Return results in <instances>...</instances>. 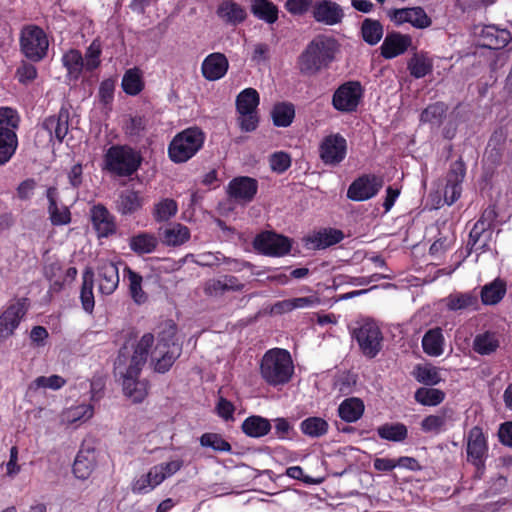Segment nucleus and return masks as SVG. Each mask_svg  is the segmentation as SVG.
Listing matches in <instances>:
<instances>
[{
	"instance_id": "14",
	"label": "nucleus",
	"mask_w": 512,
	"mask_h": 512,
	"mask_svg": "<svg viewBox=\"0 0 512 512\" xmlns=\"http://www.w3.org/2000/svg\"><path fill=\"white\" fill-rule=\"evenodd\" d=\"M388 18L396 26L410 24L417 29H425L431 26L432 20L422 7H406L390 9Z\"/></svg>"
},
{
	"instance_id": "40",
	"label": "nucleus",
	"mask_w": 512,
	"mask_h": 512,
	"mask_svg": "<svg viewBox=\"0 0 512 512\" xmlns=\"http://www.w3.org/2000/svg\"><path fill=\"white\" fill-rule=\"evenodd\" d=\"M141 206V197L138 192L133 190L122 191L116 201L117 211L122 215L133 214L139 210Z\"/></svg>"
},
{
	"instance_id": "56",
	"label": "nucleus",
	"mask_w": 512,
	"mask_h": 512,
	"mask_svg": "<svg viewBox=\"0 0 512 512\" xmlns=\"http://www.w3.org/2000/svg\"><path fill=\"white\" fill-rule=\"evenodd\" d=\"M102 53L101 44L98 40L92 41L85 52L84 67L87 71H93L100 65V56Z\"/></svg>"
},
{
	"instance_id": "22",
	"label": "nucleus",
	"mask_w": 512,
	"mask_h": 512,
	"mask_svg": "<svg viewBox=\"0 0 512 512\" xmlns=\"http://www.w3.org/2000/svg\"><path fill=\"white\" fill-rule=\"evenodd\" d=\"M343 237L341 230L325 228L307 235L303 238V242L307 249L319 250L339 243Z\"/></svg>"
},
{
	"instance_id": "53",
	"label": "nucleus",
	"mask_w": 512,
	"mask_h": 512,
	"mask_svg": "<svg viewBox=\"0 0 512 512\" xmlns=\"http://www.w3.org/2000/svg\"><path fill=\"white\" fill-rule=\"evenodd\" d=\"M200 444L203 447L212 448L216 452H231V444L221 434L207 432L200 437Z\"/></svg>"
},
{
	"instance_id": "20",
	"label": "nucleus",
	"mask_w": 512,
	"mask_h": 512,
	"mask_svg": "<svg viewBox=\"0 0 512 512\" xmlns=\"http://www.w3.org/2000/svg\"><path fill=\"white\" fill-rule=\"evenodd\" d=\"M412 45V37L400 32H390L384 38L380 47L381 56L385 59H393L404 54Z\"/></svg>"
},
{
	"instance_id": "18",
	"label": "nucleus",
	"mask_w": 512,
	"mask_h": 512,
	"mask_svg": "<svg viewBox=\"0 0 512 512\" xmlns=\"http://www.w3.org/2000/svg\"><path fill=\"white\" fill-rule=\"evenodd\" d=\"M228 69V58L221 52L208 54L201 63V74L205 80L210 82L224 78Z\"/></svg>"
},
{
	"instance_id": "5",
	"label": "nucleus",
	"mask_w": 512,
	"mask_h": 512,
	"mask_svg": "<svg viewBox=\"0 0 512 512\" xmlns=\"http://www.w3.org/2000/svg\"><path fill=\"white\" fill-rule=\"evenodd\" d=\"M205 139V133L197 126L182 130L168 145L169 159L176 164L186 163L203 148Z\"/></svg>"
},
{
	"instance_id": "31",
	"label": "nucleus",
	"mask_w": 512,
	"mask_h": 512,
	"mask_svg": "<svg viewBox=\"0 0 512 512\" xmlns=\"http://www.w3.org/2000/svg\"><path fill=\"white\" fill-rule=\"evenodd\" d=\"M364 402L357 397L344 399L338 406V416L346 423L358 421L364 414Z\"/></svg>"
},
{
	"instance_id": "7",
	"label": "nucleus",
	"mask_w": 512,
	"mask_h": 512,
	"mask_svg": "<svg viewBox=\"0 0 512 512\" xmlns=\"http://www.w3.org/2000/svg\"><path fill=\"white\" fill-rule=\"evenodd\" d=\"M351 336L357 342L361 353L367 358H375L382 350V331L371 319L357 322L351 331Z\"/></svg>"
},
{
	"instance_id": "15",
	"label": "nucleus",
	"mask_w": 512,
	"mask_h": 512,
	"mask_svg": "<svg viewBox=\"0 0 512 512\" xmlns=\"http://www.w3.org/2000/svg\"><path fill=\"white\" fill-rule=\"evenodd\" d=\"M347 153V141L339 133L323 138L319 146V155L326 165H337L344 160Z\"/></svg>"
},
{
	"instance_id": "25",
	"label": "nucleus",
	"mask_w": 512,
	"mask_h": 512,
	"mask_svg": "<svg viewBox=\"0 0 512 512\" xmlns=\"http://www.w3.org/2000/svg\"><path fill=\"white\" fill-rule=\"evenodd\" d=\"M97 270L99 292L103 295L112 294L119 284L118 267L113 262L105 261Z\"/></svg>"
},
{
	"instance_id": "37",
	"label": "nucleus",
	"mask_w": 512,
	"mask_h": 512,
	"mask_svg": "<svg viewBox=\"0 0 512 512\" xmlns=\"http://www.w3.org/2000/svg\"><path fill=\"white\" fill-rule=\"evenodd\" d=\"M363 41L374 46L380 42L384 34V27L380 21L372 18H365L360 27Z\"/></svg>"
},
{
	"instance_id": "1",
	"label": "nucleus",
	"mask_w": 512,
	"mask_h": 512,
	"mask_svg": "<svg viewBox=\"0 0 512 512\" xmlns=\"http://www.w3.org/2000/svg\"><path fill=\"white\" fill-rule=\"evenodd\" d=\"M138 333L135 328H129L124 335L125 342L118 351L115 360V369L126 366L125 372H120L123 378V392L134 403H141L148 395L149 382L139 380V376L145 366L148 356L155 342V337L148 332L133 344V353L129 354L128 344L136 341Z\"/></svg>"
},
{
	"instance_id": "26",
	"label": "nucleus",
	"mask_w": 512,
	"mask_h": 512,
	"mask_svg": "<svg viewBox=\"0 0 512 512\" xmlns=\"http://www.w3.org/2000/svg\"><path fill=\"white\" fill-rule=\"evenodd\" d=\"M43 128L48 131L51 139L55 138L62 142L69 130V111L62 107L57 115L46 118L43 122Z\"/></svg>"
},
{
	"instance_id": "59",
	"label": "nucleus",
	"mask_w": 512,
	"mask_h": 512,
	"mask_svg": "<svg viewBox=\"0 0 512 512\" xmlns=\"http://www.w3.org/2000/svg\"><path fill=\"white\" fill-rule=\"evenodd\" d=\"M498 214L496 211L495 205H489L484 211L482 212L480 218L478 221L474 224L473 228H475V231L477 230H492V226L497 218Z\"/></svg>"
},
{
	"instance_id": "17",
	"label": "nucleus",
	"mask_w": 512,
	"mask_h": 512,
	"mask_svg": "<svg viewBox=\"0 0 512 512\" xmlns=\"http://www.w3.org/2000/svg\"><path fill=\"white\" fill-rule=\"evenodd\" d=\"M312 16L318 23L334 26L342 22L345 13L343 8L332 0H321L314 3Z\"/></svg>"
},
{
	"instance_id": "28",
	"label": "nucleus",
	"mask_w": 512,
	"mask_h": 512,
	"mask_svg": "<svg viewBox=\"0 0 512 512\" xmlns=\"http://www.w3.org/2000/svg\"><path fill=\"white\" fill-rule=\"evenodd\" d=\"M16 128L7 124L0 125V165L7 163L17 149Z\"/></svg>"
},
{
	"instance_id": "3",
	"label": "nucleus",
	"mask_w": 512,
	"mask_h": 512,
	"mask_svg": "<svg viewBox=\"0 0 512 512\" xmlns=\"http://www.w3.org/2000/svg\"><path fill=\"white\" fill-rule=\"evenodd\" d=\"M259 372L269 386L277 387L289 383L294 374L290 352L282 348L267 350L261 358Z\"/></svg>"
},
{
	"instance_id": "6",
	"label": "nucleus",
	"mask_w": 512,
	"mask_h": 512,
	"mask_svg": "<svg viewBox=\"0 0 512 512\" xmlns=\"http://www.w3.org/2000/svg\"><path fill=\"white\" fill-rule=\"evenodd\" d=\"M103 162V170L118 177H129L138 170L141 157L127 145H113L104 154Z\"/></svg>"
},
{
	"instance_id": "42",
	"label": "nucleus",
	"mask_w": 512,
	"mask_h": 512,
	"mask_svg": "<svg viewBox=\"0 0 512 512\" xmlns=\"http://www.w3.org/2000/svg\"><path fill=\"white\" fill-rule=\"evenodd\" d=\"M412 375L417 382L427 386H435L442 381L439 369L431 364H417Z\"/></svg>"
},
{
	"instance_id": "27",
	"label": "nucleus",
	"mask_w": 512,
	"mask_h": 512,
	"mask_svg": "<svg viewBox=\"0 0 512 512\" xmlns=\"http://www.w3.org/2000/svg\"><path fill=\"white\" fill-rule=\"evenodd\" d=\"M216 14L225 24L230 26L241 24L247 17L245 8L233 0L221 2Z\"/></svg>"
},
{
	"instance_id": "8",
	"label": "nucleus",
	"mask_w": 512,
	"mask_h": 512,
	"mask_svg": "<svg viewBox=\"0 0 512 512\" xmlns=\"http://www.w3.org/2000/svg\"><path fill=\"white\" fill-rule=\"evenodd\" d=\"M488 439L479 426L472 427L467 436V461L475 467V477L481 479L486 470Z\"/></svg>"
},
{
	"instance_id": "64",
	"label": "nucleus",
	"mask_w": 512,
	"mask_h": 512,
	"mask_svg": "<svg viewBox=\"0 0 512 512\" xmlns=\"http://www.w3.org/2000/svg\"><path fill=\"white\" fill-rule=\"evenodd\" d=\"M216 412L217 415L225 421H233L235 406L234 404L227 400L224 397H219L218 402L216 404Z\"/></svg>"
},
{
	"instance_id": "52",
	"label": "nucleus",
	"mask_w": 512,
	"mask_h": 512,
	"mask_svg": "<svg viewBox=\"0 0 512 512\" xmlns=\"http://www.w3.org/2000/svg\"><path fill=\"white\" fill-rule=\"evenodd\" d=\"M177 211V202L171 198H164L154 205L153 217L157 222H164L174 217Z\"/></svg>"
},
{
	"instance_id": "54",
	"label": "nucleus",
	"mask_w": 512,
	"mask_h": 512,
	"mask_svg": "<svg viewBox=\"0 0 512 512\" xmlns=\"http://www.w3.org/2000/svg\"><path fill=\"white\" fill-rule=\"evenodd\" d=\"M66 384V380L59 375H51L49 377L39 376L29 385L30 390H38L40 388H49L58 390Z\"/></svg>"
},
{
	"instance_id": "41",
	"label": "nucleus",
	"mask_w": 512,
	"mask_h": 512,
	"mask_svg": "<svg viewBox=\"0 0 512 512\" xmlns=\"http://www.w3.org/2000/svg\"><path fill=\"white\" fill-rule=\"evenodd\" d=\"M121 86L123 91L131 96H136L144 89L142 72L138 68L128 69L122 78Z\"/></svg>"
},
{
	"instance_id": "16",
	"label": "nucleus",
	"mask_w": 512,
	"mask_h": 512,
	"mask_svg": "<svg viewBox=\"0 0 512 512\" xmlns=\"http://www.w3.org/2000/svg\"><path fill=\"white\" fill-rule=\"evenodd\" d=\"M90 221L99 238L108 237L117 230L115 216L103 205L95 204L90 208Z\"/></svg>"
},
{
	"instance_id": "50",
	"label": "nucleus",
	"mask_w": 512,
	"mask_h": 512,
	"mask_svg": "<svg viewBox=\"0 0 512 512\" xmlns=\"http://www.w3.org/2000/svg\"><path fill=\"white\" fill-rule=\"evenodd\" d=\"M158 244L157 238L148 233H140L130 239V248L138 254L152 253Z\"/></svg>"
},
{
	"instance_id": "48",
	"label": "nucleus",
	"mask_w": 512,
	"mask_h": 512,
	"mask_svg": "<svg viewBox=\"0 0 512 512\" xmlns=\"http://www.w3.org/2000/svg\"><path fill=\"white\" fill-rule=\"evenodd\" d=\"M445 392L433 387H420L414 393V399L423 406H437L445 399Z\"/></svg>"
},
{
	"instance_id": "35",
	"label": "nucleus",
	"mask_w": 512,
	"mask_h": 512,
	"mask_svg": "<svg viewBox=\"0 0 512 512\" xmlns=\"http://www.w3.org/2000/svg\"><path fill=\"white\" fill-rule=\"evenodd\" d=\"M82 286L80 291V300L82 308L87 313H92L95 307V299L93 293L94 272L91 268H87L82 276Z\"/></svg>"
},
{
	"instance_id": "45",
	"label": "nucleus",
	"mask_w": 512,
	"mask_h": 512,
	"mask_svg": "<svg viewBox=\"0 0 512 512\" xmlns=\"http://www.w3.org/2000/svg\"><path fill=\"white\" fill-rule=\"evenodd\" d=\"M63 66L67 69L70 79L77 80L84 67V58L80 51L70 49L62 56Z\"/></svg>"
},
{
	"instance_id": "44",
	"label": "nucleus",
	"mask_w": 512,
	"mask_h": 512,
	"mask_svg": "<svg viewBox=\"0 0 512 512\" xmlns=\"http://www.w3.org/2000/svg\"><path fill=\"white\" fill-rule=\"evenodd\" d=\"M448 107L443 102L428 105L420 114V122L439 127L446 117Z\"/></svg>"
},
{
	"instance_id": "62",
	"label": "nucleus",
	"mask_w": 512,
	"mask_h": 512,
	"mask_svg": "<svg viewBox=\"0 0 512 512\" xmlns=\"http://www.w3.org/2000/svg\"><path fill=\"white\" fill-rule=\"evenodd\" d=\"M129 280H130V287H129L130 294H131L133 300L138 304L144 303L146 301L147 297L142 290V286H141L142 277L136 273H131Z\"/></svg>"
},
{
	"instance_id": "34",
	"label": "nucleus",
	"mask_w": 512,
	"mask_h": 512,
	"mask_svg": "<svg viewBox=\"0 0 512 512\" xmlns=\"http://www.w3.org/2000/svg\"><path fill=\"white\" fill-rule=\"evenodd\" d=\"M500 341L495 332L485 331L477 334L473 339L472 348L479 355H491L497 351Z\"/></svg>"
},
{
	"instance_id": "29",
	"label": "nucleus",
	"mask_w": 512,
	"mask_h": 512,
	"mask_svg": "<svg viewBox=\"0 0 512 512\" xmlns=\"http://www.w3.org/2000/svg\"><path fill=\"white\" fill-rule=\"evenodd\" d=\"M258 183L250 177H238L229 183L231 197L244 201H251L257 193Z\"/></svg>"
},
{
	"instance_id": "46",
	"label": "nucleus",
	"mask_w": 512,
	"mask_h": 512,
	"mask_svg": "<svg viewBox=\"0 0 512 512\" xmlns=\"http://www.w3.org/2000/svg\"><path fill=\"white\" fill-rule=\"evenodd\" d=\"M260 102L259 93L254 88H246L236 98L238 113L257 112Z\"/></svg>"
},
{
	"instance_id": "43",
	"label": "nucleus",
	"mask_w": 512,
	"mask_h": 512,
	"mask_svg": "<svg viewBox=\"0 0 512 512\" xmlns=\"http://www.w3.org/2000/svg\"><path fill=\"white\" fill-rule=\"evenodd\" d=\"M505 294L506 283L501 279H496L490 284L483 286L481 300L485 305H495L503 299Z\"/></svg>"
},
{
	"instance_id": "10",
	"label": "nucleus",
	"mask_w": 512,
	"mask_h": 512,
	"mask_svg": "<svg viewBox=\"0 0 512 512\" xmlns=\"http://www.w3.org/2000/svg\"><path fill=\"white\" fill-rule=\"evenodd\" d=\"M293 240L273 230L257 234L253 240L254 249L265 256H286L290 253Z\"/></svg>"
},
{
	"instance_id": "9",
	"label": "nucleus",
	"mask_w": 512,
	"mask_h": 512,
	"mask_svg": "<svg viewBox=\"0 0 512 512\" xmlns=\"http://www.w3.org/2000/svg\"><path fill=\"white\" fill-rule=\"evenodd\" d=\"M49 41L44 30L36 25L23 27L20 33L22 53L32 61L42 60L48 51Z\"/></svg>"
},
{
	"instance_id": "2",
	"label": "nucleus",
	"mask_w": 512,
	"mask_h": 512,
	"mask_svg": "<svg viewBox=\"0 0 512 512\" xmlns=\"http://www.w3.org/2000/svg\"><path fill=\"white\" fill-rule=\"evenodd\" d=\"M339 50L338 41L331 36L317 35L299 55L297 65L303 75L313 76L327 68Z\"/></svg>"
},
{
	"instance_id": "51",
	"label": "nucleus",
	"mask_w": 512,
	"mask_h": 512,
	"mask_svg": "<svg viewBox=\"0 0 512 512\" xmlns=\"http://www.w3.org/2000/svg\"><path fill=\"white\" fill-rule=\"evenodd\" d=\"M447 411L444 410L441 414H430L423 418L420 423L421 430L424 433L440 434L446 430Z\"/></svg>"
},
{
	"instance_id": "13",
	"label": "nucleus",
	"mask_w": 512,
	"mask_h": 512,
	"mask_svg": "<svg viewBox=\"0 0 512 512\" xmlns=\"http://www.w3.org/2000/svg\"><path fill=\"white\" fill-rule=\"evenodd\" d=\"M381 176L365 174L355 179L347 190V197L353 201H366L373 198L383 187Z\"/></svg>"
},
{
	"instance_id": "4",
	"label": "nucleus",
	"mask_w": 512,
	"mask_h": 512,
	"mask_svg": "<svg viewBox=\"0 0 512 512\" xmlns=\"http://www.w3.org/2000/svg\"><path fill=\"white\" fill-rule=\"evenodd\" d=\"M182 353V345L177 338V325L170 321L158 333L157 343L152 351L154 371L168 372Z\"/></svg>"
},
{
	"instance_id": "60",
	"label": "nucleus",
	"mask_w": 512,
	"mask_h": 512,
	"mask_svg": "<svg viewBox=\"0 0 512 512\" xmlns=\"http://www.w3.org/2000/svg\"><path fill=\"white\" fill-rule=\"evenodd\" d=\"M269 164L272 171L281 174L291 166V158L286 152H275L270 156Z\"/></svg>"
},
{
	"instance_id": "30",
	"label": "nucleus",
	"mask_w": 512,
	"mask_h": 512,
	"mask_svg": "<svg viewBox=\"0 0 512 512\" xmlns=\"http://www.w3.org/2000/svg\"><path fill=\"white\" fill-rule=\"evenodd\" d=\"M271 429L270 420L261 415H250L241 424V431L250 438H262L268 435Z\"/></svg>"
},
{
	"instance_id": "38",
	"label": "nucleus",
	"mask_w": 512,
	"mask_h": 512,
	"mask_svg": "<svg viewBox=\"0 0 512 512\" xmlns=\"http://www.w3.org/2000/svg\"><path fill=\"white\" fill-rule=\"evenodd\" d=\"M271 117L274 126L288 127L295 118V106L290 102H278L272 108Z\"/></svg>"
},
{
	"instance_id": "23",
	"label": "nucleus",
	"mask_w": 512,
	"mask_h": 512,
	"mask_svg": "<svg viewBox=\"0 0 512 512\" xmlns=\"http://www.w3.org/2000/svg\"><path fill=\"white\" fill-rule=\"evenodd\" d=\"M97 465L96 450L91 447H81L78 451L72 471L74 476L80 480H87Z\"/></svg>"
},
{
	"instance_id": "39",
	"label": "nucleus",
	"mask_w": 512,
	"mask_h": 512,
	"mask_svg": "<svg viewBox=\"0 0 512 512\" xmlns=\"http://www.w3.org/2000/svg\"><path fill=\"white\" fill-rule=\"evenodd\" d=\"M300 431L310 438H320L328 433V422L318 416H310L301 421L299 425Z\"/></svg>"
},
{
	"instance_id": "63",
	"label": "nucleus",
	"mask_w": 512,
	"mask_h": 512,
	"mask_svg": "<svg viewBox=\"0 0 512 512\" xmlns=\"http://www.w3.org/2000/svg\"><path fill=\"white\" fill-rule=\"evenodd\" d=\"M313 5V0H287L285 8L290 14L301 16L307 13Z\"/></svg>"
},
{
	"instance_id": "24",
	"label": "nucleus",
	"mask_w": 512,
	"mask_h": 512,
	"mask_svg": "<svg viewBox=\"0 0 512 512\" xmlns=\"http://www.w3.org/2000/svg\"><path fill=\"white\" fill-rule=\"evenodd\" d=\"M48 200L49 219L54 226L67 225L71 222V212L69 208L58 202V191L55 187H49L46 191Z\"/></svg>"
},
{
	"instance_id": "33",
	"label": "nucleus",
	"mask_w": 512,
	"mask_h": 512,
	"mask_svg": "<svg viewBox=\"0 0 512 512\" xmlns=\"http://www.w3.org/2000/svg\"><path fill=\"white\" fill-rule=\"evenodd\" d=\"M377 435L382 440L404 442L408 438V428L402 422H387L377 427Z\"/></svg>"
},
{
	"instance_id": "55",
	"label": "nucleus",
	"mask_w": 512,
	"mask_h": 512,
	"mask_svg": "<svg viewBox=\"0 0 512 512\" xmlns=\"http://www.w3.org/2000/svg\"><path fill=\"white\" fill-rule=\"evenodd\" d=\"M94 414V408L90 404H81L70 408L66 414V420L73 424L76 422H84L90 419Z\"/></svg>"
},
{
	"instance_id": "12",
	"label": "nucleus",
	"mask_w": 512,
	"mask_h": 512,
	"mask_svg": "<svg viewBox=\"0 0 512 512\" xmlns=\"http://www.w3.org/2000/svg\"><path fill=\"white\" fill-rule=\"evenodd\" d=\"M363 97V88L358 81H348L340 85L332 96V106L343 113L355 112Z\"/></svg>"
},
{
	"instance_id": "11",
	"label": "nucleus",
	"mask_w": 512,
	"mask_h": 512,
	"mask_svg": "<svg viewBox=\"0 0 512 512\" xmlns=\"http://www.w3.org/2000/svg\"><path fill=\"white\" fill-rule=\"evenodd\" d=\"M29 307L30 301L26 297L17 298L8 303L0 314V341L14 335Z\"/></svg>"
},
{
	"instance_id": "61",
	"label": "nucleus",
	"mask_w": 512,
	"mask_h": 512,
	"mask_svg": "<svg viewBox=\"0 0 512 512\" xmlns=\"http://www.w3.org/2000/svg\"><path fill=\"white\" fill-rule=\"evenodd\" d=\"M465 172V164L461 159L453 162L447 175V183L461 186Z\"/></svg>"
},
{
	"instance_id": "19",
	"label": "nucleus",
	"mask_w": 512,
	"mask_h": 512,
	"mask_svg": "<svg viewBox=\"0 0 512 512\" xmlns=\"http://www.w3.org/2000/svg\"><path fill=\"white\" fill-rule=\"evenodd\" d=\"M478 43L488 49H502L511 40L512 36L507 29H500L495 25H485L477 33Z\"/></svg>"
},
{
	"instance_id": "47",
	"label": "nucleus",
	"mask_w": 512,
	"mask_h": 512,
	"mask_svg": "<svg viewBox=\"0 0 512 512\" xmlns=\"http://www.w3.org/2000/svg\"><path fill=\"white\" fill-rule=\"evenodd\" d=\"M190 238L189 229L180 223L166 228L163 232V242L168 246H180Z\"/></svg>"
},
{
	"instance_id": "58",
	"label": "nucleus",
	"mask_w": 512,
	"mask_h": 512,
	"mask_svg": "<svg viewBox=\"0 0 512 512\" xmlns=\"http://www.w3.org/2000/svg\"><path fill=\"white\" fill-rule=\"evenodd\" d=\"M477 304V298L470 294H457L451 295L448 298L447 307L450 310L457 311L466 309L468 307L474 306Z\"/></svg>"
},
{
	"instance_id": "21",
	"label": "nucleus",
	"mask_w": 512,
	"mask_h": 512,
	"mask_svg": "<svg viewBox=\"0 0 512 512\" xmlns=\"http://www.w3.org/2000/svg\"><path fill=\"white\" fill-rule=\"evenodd\" d=\"M472 228L469 234V240L467 243L468 254H475L481 256L484 254L492 255L497 253L495 250V242L493 240L492 230H477Z\"/></svg>"
},
{
	"instance_id": "57",
	"label": "nucleus",
	"mask_w": 512,
	"mask_h": 512,
	"mask_svg": "<svg viewBox=\"0 0 512 512\" xmlns=\"http://www.w3.org/2000/svg\"><path fill=\"white\" fill-rule=\"evenodd\" d=\"M116 81L112 78L104 79L99 86L98 98L102 105L107 109H111L114 100Z\"/></svg>"
},
{
	"instance_id": "49",
	"label": "nucleus",
	"mask_w": 512,
	"mask_h": 512,
	"mask_svg": "<svg viewBox=\"0 0 512 512\" xmlns=\"http://www.w3.org/2000/svg\"><path fill=\"white\" fill-rule=\"evenodd\" d=\"M433 69V63L424 54H414L408 62V70L414 78H423Z\"/></svg>"
},
{
	"instance_id": "32",
	"label": "nucleus",
	"mask_w": 512,
	"mask_h": 512,
	"mask_svg": "<svg viewBox=\"0 0 512 512\" xmlns=\"http://www.w3.org/2000/svg\"><path fill=\"white\" fill-rule=\"evenodd\" d=\"M444 336L441 328L429 329L422 338V348L425 354L438 357L444 351Z\"/></svg>"
},
{
	"instance_id": "36",
	"label": "nucleus",
	"mask_w": 512,
	"mask_h": 512,
	"mask_svg": "<svg viewBox=\"0 0 512 512\" xmlns=\"http://www.w3.org/2000/svg\"><path fill=\"white\" fill-rule=\"evenodd\" d=\"M251 12L252 14L268 23L273 24L278 19V7L269 0H251Z\"/></svg>"
}]
</instances>
